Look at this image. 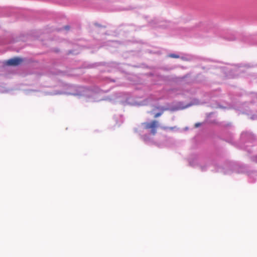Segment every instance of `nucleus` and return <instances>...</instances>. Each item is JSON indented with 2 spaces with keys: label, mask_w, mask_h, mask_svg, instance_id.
<instances>
[{
  "label": "nucleus",
  "mask_w": 257,
  "mask_h": 257,
  "mask_svg": "<svg viewBox=\"0 0 257 257\" xmlns=\"http://www.w3.org/2000/svg\"><path fill=\"white\" fill-rule=\"evenodd\" d=\"M144 128L146 130L151 129L152 134L155 135L156 133V128L158 127V121L156 120H153L151 122H144L143 123Z\"/></svg>",
  "instance_id": "f257e3e1"
},
{
  "label": "nucleus",
  "mask_w": 257,
  "mask_h": 257,
  "mask_svg": "<svg viewBox=\"0 0 257 257\" xmlns=\"http://www.w3.org/2000/svg\"><path fill=\"white\" fill-rule=\"evenodd\" d=\"M23 61V60L20 58H14L8 60L7 61V64L10 66H17L20 64Z\"/></svg>",
  "instance_id": "f03ea898"
},
{
  "label": "nucleus",
  "mask_w": 257,
  "mask_h": 257,
  "mask_svg": "<svg viewBox=\"0 0 257 257\" xmlns=\"http://www.w3.org/2000/svg\"><path fill=\"white\" fill-rule=\"evenodd\" d=\"M155 108H160V111L155 114V115H154L155 118H157V117H159L164 113V112L165 110L168 109L167 108H164V107H162V106H155Z\"/></svg>",
  "instance_id": "7ed1b4c3"
},
{
  "label": "nucleus",
  "mask_w": 257,
  "mask_h": 257,
  "mask_svg": "<svg viewBox=\"0 0 257 257\" xmlns=\"http://www.w3.org/2000/svg\"><path fill=\"white\" fill-rule=\"evenodd\" d=\"M170 56L171 57H173V58H179V56L177 55H175V54H171L170 55Z\"/></svg>",
  "instance_id": "20e7f679"
},
{
  "label": "nucleus",
  "mask_w": 257,
  "mask_h": 257,
  "mask_svg": "<svg viewBox=\"0 0 257 257\" xmlns=\"http://www.w3.org/2000/svg\"><path fill=\"white\" fill-rule=\"evenodd\" d=\"M200 125V123H196L195 124V126L196 127H197L199 126Z\"/></svg>",
  "instance_id": "39448f33"
},
{
  "label": "nucleus",
  "mask_w": 257,
  "mask_h": 257,
  "mask_svg": "<svg viewBox=\"0 0 257 257\" xmlns=\"http://www.w3.org/2000/svg\"><path fill=\"white\" fill-rule=\"evenodd\" d=\"M159 110L160 111V108H155V106H154V107L153 108V111H155V110Z\"/></svg>",
  "instance_id": "423d86ee"
},
{
  "label": "nucleus",
  "mask_w": 257,
  "mask_h": 257,
  "mask_svg": "<svg viewBox=\"0 0 257 257\" xmlns=\"http://www.w3.org/2000/svg\"><path fill=\"white\" fill-rule=\"evenodd\" d=\"M69 28H69V26H65V29L66 30H69Z\"/></svg>",
  "instance_id": "0eeeda50"
}]
</instances>
